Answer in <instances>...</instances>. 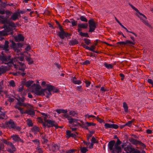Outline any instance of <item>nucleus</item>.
Masks as SVG:
<instances>
[{
  "instance_id": "774afa93",
  "label": "nucleus",
  "mask_w": 153,
  "mask_h": 153,
  "mask_svg": "<svg viewBox=\"0 0 153 153\" xmlns=\"http://www.w3.org/2000/svg\"><path fill=\"white\" fill-rule=\"evenodd\" d=\"M120 76L121 77V79L122 80H124V79L125 77V75L124 74H120Z\"/></svg>"
},
{
  "instance_id": "6ab92c4d",
  "label": "nucleus",
  "mask_w": 153,
  "mask_h": 153,
  "mask_svg": "<svg viewBox=\"0 0 153 153\" xmlns=\"http://www.w3.org/2000/svg\"><path fill=\"white\" fill-rule=\"evenodd\" d=\"M33 81L32 80H29L27 81H23L22 84L25 85L27 87H29L33 84Z\"/></svg>"
},
{
  "instance_id": "69168bd1",
  "label": "nucleus",
  "mask_w": 153,
  "mask_h": 153,
  "mask_svg": "<svg viewBox=\"0 0 153 153\" xmlns=\"http://www.w3.org/2000/svg\"><path fill=\"white\" fill-rule=\"evenodd\" d=\"M90 62L88 60H86L83 63V65H87L89 64Z\"/></svg>"
},
{
  "instance_id": "4be33fe9",
  "label": "nucleus",
  "mask_w": 153,
  "mask_h": 153,
  "mask_svg": "<svg viewBox=\"0 0 153 153\" xmlns=\"http://www.w3.org/2000/svg\"><path fill=\"white\" fill-rule=\"evenodd\" d=\"M78 43V42L76 39L69 41V44L71 46H73Z\"/></svg>"
},
{
  "instance_id": "9d476101",
  "label": "nucleus",
  "mask_w": 153,
  "mask_h": 153,
  "mask_svg": "<svg viewBox=\"0 0 153 153\" xmlns=\"http://www.w3.org/2000/svg\"><path fill=\"white\" fill-rule=\"evenodd\" d=\"M57 35L62 40L65 37H67L71 35L70 34L66 32L64 30L58 32Z\"/></svg>"
},
{
  "instance_id": "6e6552de",
  "label": "nucleus",
  "mask_w": 153,
  "mask_h": 153,
  "mask_svg": "<svg viewBox=\"0 0 153 153\" xmlns=\"http://www.w3.org/2000/svg\"><path fill=\"white\" fill-rule=\"evenodd\" d=\"M129 141L132 143L136 146H137L139 145L140 146L142 147L143 149L145 148L146 147V145L140 141L136 140L134 139L133 138H131L129 139Z\"/></svg>"
},
{
  "instance_id": "79ce46f5",
  "label": "nucleus",
  "mask_w": 153,
  "mask_h": 153,
  "mask_svg": "<svg viewBox=\"0 0 153 153\" xmlns=\"http://www.w3.org/2000/svg\"><path fill=\"white\" fill-rule=\"evenodd\" d=\"M88 150L85 147H83L81 149V152L82 153H85Z\"/></svg>"
},
{
  "instance_id": "bf43d9fd",
  "label": "nucleus",
  "mask_w": 153,
  "mask_h": 153,
  "mask_svg": "<svg viewBox=\"0 0 153 153\" xmlns=\"http://www.w3.org/2000/svg\"><path fill=\"white\" fill-rule=\"evenodd\" d=\"M76 89L77 90L80 91H82V86L81 85L77 86L76 88Z\"/></svg>"
},
{
  "instance_id": "f03ea898",
  "label": "nucleus",
  "mask_w": 153,
  "mask_h": 153,
  "mask_svg": "<svg viewBox=\"0 0 153 153\" xmlns=\"http://www.w3.org/2000/svg\"><path fill=\"white\" fill-rule=\"evenodd\" d=\"M44 120L45 123L42 120L41 123L44 128H46L47 126L48 128H50L53 127H55L56 128H57L58 126L57 125V123L54 121L51 120H48L46 119V117H45L44 118Z\"/></svg>"
},
{
  "instance_id": "0eeeda50",
  "label": "nucleus",
  "mask_w": 153,
  "mask_h": 153,
  "mask_svg": "<svg viewBox=\"0 0 153 153\" xmlns=\"http://www.w3.org/2000/svg\"><path fill=\"white\" fill-rule=\"evenodd\" d=\"M88 23L89 27V32H94L96 28V24L95 22L93 19H91L88 21Z\"/></svg>"
},
{
  "instance_id": "bb28decb",
  "label": "nucleus",
  "mask_w": 153,
  "mask_h": 153,
  "mask_svg": "<svg viewBox=\"0 0 153 153\" xmlns=\"http://www.w3.org/2000/svg\"><path fill=\"white\" fill-rule=\"evenodd\" d=\"M32 131L34 132L35 134H36L39 131L38 128L36 126H34L32 128Z\"/></svg>"
},
{
  "instance_id": "a211bd4d",
  "label": "nucleus",
  "mask_w": 153,
  "mask_h": 153,
  "mask_svg": "<svg viewBox=\"0 0 153 153\" xmlns=\"http://www.w3.org/2000/svg\"><path fill=\"white\" fill-rule=\"evenodd\" d=\"M26 114L31 116L32 117L35 115V112L32 108L26 110Z\"/></svg>"
},
{
  "instance_id": "7ed1b4c3",
  "label": "nucleus",
  "mask_w": 153,
  "mask_h": 153,
  "mask_svg": "<svg viewBox=\"0 0 153 153\" xmlns=\"http://www.w3.org/2000/svg\"><path fill=\"white\" fill-rule=\"evenodd\" d=\"M63 116L65 118L67 119L68 120L69 123L72 125V127H76L78 126H81V125L79 123L77 122L78 121H79V120L73 118L67 114H65Z\"/></svg>"
},
{
  "instance_id": "4468645a",
  "label": "nucleus",
  "mask_w": 153,
  "mask_h": 153,
  "mask_svg": "<svg viewBox=\"0 0 153 153\" xmlns=\"http://www.w3.org/2000/svg\"><path fill=\"white\" fill-rule=\"evenodd\" d=\"M9 42L5 40L4 44V45H0V48H3V50H4L6 53L8 52L9 51Z\"/></svg>"
},
{
  "instance_id": "5fc2aeb1",
  "label": "nucleus",
  "mask_w": 153,
  "mask_h": 153,
  "mask_svg": "<svg viewBox=\"0 0 153 153\" xmlns=\"http://www.w3.org/2000/svg\"><path fill=\"white\" fill-rule=\"evenodd\" d=\"M82 46L84 48H85L87 50H91L90 48H89V47L87 46L85 44H82Z\"/></svg>"
},
{
  "instance_id": "0e129e2a",
  "label": "nucleus",
  "mask_w": 153,
  "mask_h": 153,
  "mask_svg": "<svg viewBox=\"0 0 153 153\" xmlns=\"http://www.w3.org/2000/svg\"><path fill=\"white\" fill-rule=\"evenodd\" d=\"M117 44H120L121 45H126L125 41L119 42L117 43Z\"/></svg>"
},
{
  "instance_id": "cd10ccee",
  "label": "nucleus",
  "mask_w": 153,
  "mask_h": 153,
  "mask_svg": "<svg viewBox=\"0 0 153 153\" xmlns=\"http://www.w3.org/2000/svg\"><path fill=\"white\" fill-rule=\"evenodd\" d=\"M104 66L108 69H112L113 68V66L111 64H108L106 62L104 63Z\"/></svg>"
},
{
  "instance_id": "1a4fd4ad",
  "label": "nucleus",
  "mask_w": 153,
  "mask_h": 153,
  "mask_svg": "<svg viewBox=\"0 0 153 153\" xmlns=\"http://www.w3.org/2000/svg\"><path fill=\"white\" fill-rule=\"evenodd\" d=\"M11 33V31L9 28H7L2 31H0V40H1L4 39L2 36H7Z\"/></svg>"
},
{
  "instance_id": "f257e3e1",
  "label": "nucleus",
  "mask_w": 153,
  "mask_h": 153,
  "mask_svg": "<svg viewBox=\"0 0 153 153\" xmlns=\"http://www.w3.org/2000/svg\"><path fill=\"white\" fill-rule=\"evenodd\" d=\"M47 87L46 88L42 89L40 91L37 90L36 93L39 95V96H44L45 95L44 93H45L47 95L46 97L47 98L49 97L52 94L51 92L52 88H51L50 85L47 84Z\"/></svg>"
},
{
  "instance_id": "de8ad7c7",
  "label": "nucleus",
  "mask_w": 153,
  "mask_h": 153,
  "mask_svg": "<svg viewBox=\"0 0 153 153\" xmlns=\"http://www.w3.org/2000/svg\"><path fill=\"white\" fill-rule=\"evenodd\" d=\"M41 137L43 140L44 142L45 143H47L48 142V140L46 139V137L45 135H42Z\"/></svg>"
},
{
  "instance_id": "473e14b6",
  "label": "nucleus",
  "mask_w": 153,
  "mask_h": 153,
  "mask_svg": "<svg viewBox=\"0 0 153 153\" xmlns=\"http://www.w3.org/2000/svg\"><path fill=\"white\" fill-rule=\"evenodd\" d=\"M115 19L117 22L123 28L126 30V31H128V29L125 27L117 19L116 17H115Z\"/></svg>"
},
{
  "instance_id": "37998d69",
  "label": "nucleus",
  "mask_w": 153,
  "mask_h": 153,
  "mask_svg": "<svg viewBox=\"0 0 153 153\" xmlns=\"http://www.w3.org/2000/svg\"><path fill=\"white\" fill-rule=\"evenodd\" d=\"M145 152L146 153V152L144 150H143L142 152H140V151L138 150H134L132 153H143Z\"/></svg>"
},
{
  "instance_id": "2eb2a0df",
  "label": "nucleus",
  "mask_w": 153,
  "mask_h": 153,
  "mask_svg": "<svg viewBox=\"0 0 153 153\" xmlns=\"http://www.w3.org/2000/svg\"><path fill=\"white\" fill-rule=\"evenodd\" d=\"M14 39L16 42L23 41L24 40V37L21 34H19L17 36H16Z\"/></svg>"
},
{
  "instance_id": "f3484780",
  "label": "nucleus",
  "mask_w": 153,
  "mask_h": 153,
  "mask_svg": "<svg viewBox=\"0 0 153 153\" xmlns=\"http://www.w3.org/2000/svg\"><path fill=\"white\" fill-rule=\"evenodd\" d=\"M52 145V150L53 152H55L56 150L59 149L60 146L59 144L53 143Z\"/></svg>"
},
{
  "instance_id": "7c9ffc66",
  "label": "nucleus",
  "mask_w": 153,
  "mask_h": 153,
  "mask_svg": "<svg viewBox=\"0 0 153 153\" xmlns=\"http://www.w3.org/2000/svg\"><path fill=\"white\" fill-rule=\"evenodd\" d=\"M70 20L71 21V23L72 26H76L77 25V21L73 19H71Z\"/></svg>"
},
{
  "instance_id": "5701e85b",
  "label": "nucleus",
  "mask_w": 153,
  "mask_h": 153,
  "mask_svg": "<svg viewBox=\"0 0 153 153\" xmlns=\"http://www.w3.org/2000/svg\"><path fill=\"white\" fill-rule=\"evenodd\" d=\"M78 33H79V35L82 36L89 37V36L88 33H83L80 31V30H79Z\"/></svg>"
},
{
  "instance_id": "a878e982",
  "label": "nucleus",
  "mask_w": 153,
  "mask_h": 153,
  "mask_svg": "<svg viewBox=\"0 0 153 153\" xmlns=\"http://www.w3.org/2000/svg\"><path fill=\"white\" fill-rule=\"evenodd\" d=\"M123 107L124 109V111L125 112H128V107L127 104L125 102H123Z\"/></svg>"
},
{
  "instance_id": "393cba45",
  "label": "nucleus",
  "mask_w": 153,
  "mask_h": 153,
  "mask_svg": "<svg viewBox=\"0 0 153 153\" xmlns=\"http://www.w3.org/2000/svg\"><path fill=\"white\" fill-rule=\"evenodd\" d=\"M113 149L115 151V153L117 152V153L121 152V148L120 146H114Z\"/></svg>"
},
{
  "instance_id": "a18cd8bd",
  "label": "nucleus",
  "mask_w": 153,
  "mask_h": 153,
  "mask_svg": "<svg viewBox=\"0 0 153 153\" xmlns=\"http://www.w3.org/2000/svg\"><path fill=\"white\" fill-rule=\"evenodd\" d=\"M9 84L12 87H14L15 86V83L13 80L10 81Z\"/></svg>"
},
{
  "instance_id": "6e6d98bb",
  "label": "nucleus",
  "mask_w": 153,
  "mask_h": 153,
  "mask_svg": "<svg viewBox=\"0 0 153 153\" xmlns=\"http://www.w3.org/2000/svg\"><path fill=\"white\" fill-rule=\"evenodd\" d=\"M6 6V4L4 2H3L1 1L0 4V7H5Z\"/></svg>"
},
{
  "instance_id": "58836bf2",
  "label": "nucleus",
  "mask_w": 153,
  "mask_h": 153,
  "mask_svg": "<svg viewBox=\"0 0 153 153\" xmlns=\"http://www.w3.org/2000/svg\"><path fill=\"white\" fill-rule=\"evenodd\" d=\"M133 122V120L128 121L125 124V126H128L130 127L131 126L132 123Z\"/></svg>"
},
{
  "instance_id": "c9c22d12",
  "label": "nucleus",
  "mask_w": 153,
  "mask_h": 153,
  "mask_svg": "<svg viewBox=\"0 0 153 153\" xmlns=\"http://www.w3.org/2000/svg\"><path fill=\"white\" fill-rule=\"evenodd\" d=\"M27 124L29 127H31L33 126V124L32 122V121L29 119L27 120Z\"/></svg>"
},
{
  "instance_id": "4d7b16f0",
  "label": "nucleus",
  "mask_w": 153,
  "mask_h": 153,
  "mask_svg": "<svg viewBox=\"0 0 153 153\" xmlns=\"http://www.w3.org/2000/svg\"><path fill=\"white\" fill-rule=\"evenodd\" d=\"M32 141L33 142H34L36 143L38 146L40 144V142L37 139H35L34 140H32Z\"/></svg>"
},
{
  "instance_id": "aec40b11",
  "label": "nucleus",
  "mask_w": 153,
  "mask_h": 153,
  "mask_svg": "<svg viewBox=\"0 0 153 153\" xmlns=\"http://www.w3.org/2000/svg\"><path fill=\"white\" fill-rule=\"evenodd\" d=\"M124 150L126 153H131L133 151V149L130 146H127L124 148Z\"/></svg>"
},
{
  "instance_id": "20e7f679",
  "label": "nucleus",
  "mask_w": 153,
  "mask_h": 153,
  "mask_svg": "<svg viewBox=\"0 0 153 153\" xmlns=\"http://www.w3.org/2000/svg\"><path fill=\"white\" fill-rule=\"evenodd\" d=\"M15 98L17 101L16 105L20 106H23L27 109L30 106V105L28 103H24L25 98L24 97H20L19 96L17 97H15Z\"/></svg>"
},
{
  "instance_id": "052dcab7",
  "label": "nucleus",
  "mask_w": 153,
  "mask_h": 153,
  "mask_svg": "<svg viewBox=\"0 0 153 153\" xmlns=\"http://www.w3.org/2000/svg\"><path fill=\"white\" fill-rule=\"evenodd\" d=\"M66 132V135L68 137H71V131L69 130H67Z\"/></svg>"
},
{
  "instance_id": "603ef678",
  "label": "nucleus",
  "mask_w": 153,
  "mask_h": 153,
  "mask_svg": "<svg viewBox=\"0 0 153 153\" xmlns=\"http://www.w3.org/2000/svg\"><path fill=\"white\" fill-rule=\"evenodd\" d=\"M73 83L75 84L80 85L82 83V82L80 80H76L74 81Z\"/></svg>"
},
{
  "instance_id": "9b49d317",
  "label": "nucleus",
  "mask_w": 153,
  "mask_h": 153,
  "mask_svg": "<svg viewBox=\"0 0 153 153\" xmlns=\"http://www.w3.org/2000/svg\"><path fill=\"white\" fill-rule=\"evenodd\" d=\"M115 143V141L114 140H112L109 142L108 144V147L109 150L111 151L112 153H115V151L113 149V146L114 145Z\"/></svg>"
},
{
  "instance_id": "49530a36",
  "label": "nucleus",
  "mask_w": 153,
  "mask_h": 153,
  "mask_svg": "<svg viewBox=\"0 0 153 153\" xmlns=\"http://www.w3.org/2000/svg\"><path fill=\"white\" fill-rule=\"evenodd\" d=\"M111 125L112 124L106 123L104 125V126L105 128H111Z\"/></svg>"
},
{
  "instance_id": "dca6fc26",
  "label": "nucleus",
  "mask_w": 153,
  "mask_h": 153,
  "mask_svg": "<svg viewBox=\"0 0 153 153\" xmlns=\"http://www.w3.org/2000/svg\"><path fill=\"white\" fill-rule=\"evenodd\" d=\"M22 46L23 45L22 43H18L16 44L13 41H12V47L14 49L21 48Z\"/></svg>"
},
{
  "instance_id": "2f4dec72",
  "label": "nucleus",
  "mask_w": 153,
  "mask_h": 153,
  "mask_svg": "<svg viewBox=\"0 0 153 153\" xmlns=\"http://www.w3.org/2000/svg\"><path fill=\"white\" fill-rule=\"evenodd\" d=\"M18 14L16 13H15L11 16V18L13 20H16L18 18Z\"/></svg>"
},
{
  "instance_id": "423d86ee",
  "label": "nucleus",
  "mask_w": 153,
  "mask_h": 153,
  "mask_svg": "<svg viewBox=\"0 0 153 153\" xmlns=\"http://www.w3.org/2000/svg\"><path fill=\"white\" fill-rule=\"evenodd\" d=\"M6 126L10 129H13L14 130L18 131H19L21 130L19 126H16L14 122L11 120L9 121L7 123Z\"/></svg>"
},
{
  "instance_id": "c03bdc74",
  "label": "nucleus",
  "mask_w": 153,
  "mask_h": 153,
  "mask_svg": "<svg viewBox=\"0 0 153 153\" xmlns=\"http://www.w3.org/2000/svg\"><path fill=\"white\" fill-rule=\"evenodd\" d=\"M126 45L129 44L131 45H134V42L131 41H130L128 40H126L125 41Z\"/></svg>"
},
{
  "instance_id": "09e8293b",
  "label": "nucleus",
  "mask_w": 153,
  "mask_h": 153,
  "mask_svg": "<svg viewBox=\"0 0 153 153\" xmlns=\"http://www.w3.org/2000/svg\"><path fill=\"white\" fill-rule=\"evenodd\" d=\"M4 149V144L1 143H0V152L3 151Z\"/></svg>"
},
{
  "instance_id": "e2e57ef3",
  "label": "nucleus",
  "mask_w": 153,
  "mask_h": 153,
  "mask_svg": "<svg viewBox=\"0 0 153 153\" xmlns=\"http://www.w3.org/2000/svg\"><path fill=\"white\" fill-rule=\"evenodd\" d=\"M146 19H143V22L147 26H149V25L148 23V21Z\"/></svg>"
},
{
  "instance_id": "680f3d73",
  "label": "nucleus",
  "mask_w": 153,
  "mask_h": 153,
  "mask_svg": "<svg viewBox=\"0 0 153 153\" xmlns=\"http://www.w3.org/2000/svg\"><path fill=\"white\" fill-rule=\"evenodd\" d=\"M89 48L91 49V50H88L89 51H93L95 49V46L94 45H92L90 47H89Z\"/></svg>"
},
{
  "instance_id": "4c0bfd02",
  "label": "nucleus",
  "mask_w": 153,
  "mask_h": 153,
  "mask_svg": "<svg viewBox=\"0 0 153 153\" xmlns=\"http://www.w3.org/2000/svg\"><path fill=\"white\" fill-rule=\"evenodd\" d=\"M41 88V87L39 85L37 84L36 85V89L34 91L35 94H36V95L39 96V95L36 93V91L37 90L39 91V90Z\"/></svg>"
},
{
  "instance_id": "13d9d810",
  "label": "nucleus",
  "mask_w": 153,
  "mask_h": 153,
  "mask_svg": "<svg viewBox=\"0 0 153 153\" xmlns=\"http://www.w3.org/2000/svg\"><path fill=\"white\" fill-rule=\"evenodd\" d=\"M85 83L86 85V87H88L90 84H91V82L88 81H87V80H86L85 81Z\"/></svg>"
},
{
  "instance_id": "39448f33",
  "label": "nucleus",
  "mask_w": 153,
  "mask_h": 153,
  "mask_svg": "<svg viewBox=\"0 0 153 153\" xmlns=\"http://www.w3.org/2000/svg\"><path fill=\"white\" fill-rule=\"evenodd\" d=\"M2 55L0 54V60L2 62L9 61L7 64L8 65L9 64H13V59H11V56L10 55L6 56L3 53V52H1Z\"/></svg>"
},
{
  "instance_id": "a19ab883",
  "label": "nucleus",
  "mask_w": 153,
  "mask_h": 153,
  "mask_svg": "<svg viewBox=\"0 0 153 153\" xmlns=\"http://www.w3.org/2000/svg\"><path fill=\"white\" fill-rule=\"evenodd\" d=\"M6 71V69L5 68L2 67L0 68V72L1 73H4Z\"/></svg>"
},
{
  "instance_id": "b1692460",
  "label": "nucleus",
  "mask_w": 153,
  "mask_h": 153,
  "mask_svg": "<svg viewBox=\"0 0 153 153\" xmlns=\"http://www.w3.org/2000/svg\"><path fill=\"white\" fill-rule=\"evenodd\" d=\"M51 88V91H53V93H57L59 92V90L57 88L54 86L50 85Z\"/></svg>"
},
{
  "instance_id": "8fccbe9b",
  "label": "nucleus",
  "mask_w": 153,
  "mask_h": 153,
  "mask_svg": "<svg viewBox=\"0 0 153 153\" xmlns=\"http://www.w3.org/2000/svg\"><path fill=\"white\" fill-rule=\"evenodd\" d=\"M85 124H86V125H87L88 126H95L96 124L93 123H89L88 122H86L85 123Z\"/></svg>"
},
{
  "instance_id": "338daca9",
  "label": "nucleus",
  "mask_w": 153,
  "mask_h": 153,
  "mask_svg": "<svg viewBox=\"0 0 153 153\" xmlns=\"http://www.w3.org/2000/svg\"><path fill=\"white\" fill-rule=\"evenodd\" d=\"M24 87L22 85L21 87H20L19 88L18 91L19 92H22V91H23V89Z\"/></svg>"
},
{
  "instance_id": "412c9836",
  "label": "nucleus",
  "mask_w": 153,
  "mask_h": 153,
  "mask_svg": "<svg viewBox=\"0 0 153 153\" xmlns=\"http://www.w3.org/2000/svg\"><path fill=\"white\" fill-rule=\"evenodd\" d=\"M17 105H16L14 106V107L16 108L18 110H19L21 114H26V110L24 111L23 108H21V107Z\"/></svg>"
},
{
  "instance_id": "3c124183",
  "label": "nucleus",
  "mask_w": 153,
  "mask_h": 153,
  "mask_svg": "<svg viewBox=\"0 0 153 153\" xmlns=\"http://www.w3.org/2000/svg\"><path fill=\"white\" fill-rule=\"evenodd\" d=\"M119 127L116 124H112L111 125V128H112L117 129Z\"/></svg>"
},
{
  "instance_id": "f704fd0d",
  "label": "nucleus",
  "mask_w": 153,
  "mask_h": 153,
  "mask_svg": "<svg viewBox=\"0 0 153 153\" xmlns=\"http://www.w3.org/2000/svg\"><path fill=\"white\" fill-rule=\"evenodd\" d=\"M36 150L38 152V153H42L43 152L42 149L40 147L39 145L36 148Z\"/></svg>"
},
{
  "instance_id": "864d4df0",
  "label": "nucleus",
  "mask_w": 153,
  "mask_h": 153,
  "mask_svg": "<svg viewBox=\"0 0 153 153\" xmlns=\"http://www.w3.org/2000/svg\"><path fill=\"white\" fill-rule=\"evenodd\" d=\"M91 142L92 143H97L98 142L96 140V139L94 137H93L91 139Z\"/></svg>"
},
{
  "instance_id": "e433bc0d",
  "label": "nucleus",
  "mask_w": 153,
  "mask_h": 153,
  "mask_svg": "<svg viewBox=\"0 0 153 153\" xmlns=\"http://www.w3.org/2000/svg\"><path fill=\"white\" fill-rule=\"evenodd\" d=\"M81 122L82 123V125H81V127H82V128H83L86 130H88V126L87 125H86V124L85 123H84L83 122V121H81Z\"/></svg>"
},
{
  "instance_id": "c756f323",
  "label": "nucleus",
  "mask_w": 153,
  "mask_h": 153,
  "mask_svg": "<svg viewBox=\"0 0 153 153\" xmlns=\"http://www.w3.org/2000/svg\"><path fill=\"white\" fill-rule=\"evenodd\" d=\"M80 19L82 22H88V20L86 19V17L83 16H79Z\"/></svg>"
},
{
  "instance_id": "c85d7f7f",
  "label": "nucleus",
  "mask_w": 153,
  "mask_h": 153,
  "mask_svg": "<svg viewBox=\"0 0 153 153\" xmlns=\"http://www.w3.org/2000/svg\"><path fill=\"white\" fill-rule=\"evenodd\" d=\"M69 114L72 116H75V117H77L76 116L77 115V114L75 111H70L69 112Z\"/></svg>"
},
{
  "instance_id": "ea45409f",
  "label": "nucleus",
  "mask_w": 153,
  "mask_h": 153,
  "mask_svg": "<svg viewBox=\"0 0 153 153\" xmlns=\"http://www.w3.org/2000/svg\"><path fill=\"white\" fill-rule=\"evenodd\" d=\"M122 143V142L120 141L119 139H118L117 141L114 144V146H119V145H120Z\"/></svg>"
},
{
  "instance_id": "ddd939ff",
  "label": "nucleus",
  "mask_w": 153,
  "mask_h": 153,
  "mask_svg": "<svg viewBox=\"0 0 153 153\" xmlns=\"http://www.w3.org/2000/svg\"><path fill=\"white\" fill-rule=\"evenodd\" d=\"M88 26V24L87 23H80L78 24V29H77L78 32L79 30H80V31H81L82 28L87 29Z\"/></svg>"
},
{
  "instance_id": "72a5a7b5",
  "label": "nucleus",
  "mask_w": 153,
  "mask_h": 153,
  "mask_svg": "<svg viewBox=\"0 0 153 153\" xmlns=\"http://www.w3.org/2000/svg\"><path fill=\"white\" fill-rule=\"evenodd\" d=\"M83 40L85 43L87 45H89L91 43V40L90 39L87 38H84Z\"/></svg>"
},
{
  "instance_id": "f8f14e48",
  "label": "nucleus",
  "mask_w": 153,
  "mask_h": 153,
  "mask_svg": "<svg viewBox=\"0 0 153 153\" xmlns=\"http://www.w3.org/2000/svg\"><path fill=\"white\" fill-rule=\"evenodd\" d=\"M11 137L12 138L13 140L15 142L19 143L21 142L22 143H24V141L23 140L21 139L20 137L18 135L15 134L11 136Z\"/></svg>"
}]
</instances>
